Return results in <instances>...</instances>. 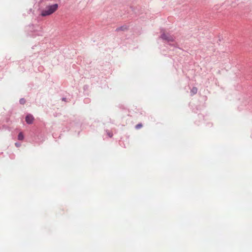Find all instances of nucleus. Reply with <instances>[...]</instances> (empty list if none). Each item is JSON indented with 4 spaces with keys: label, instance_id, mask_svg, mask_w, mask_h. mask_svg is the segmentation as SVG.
I'll use <instances>...</instances> for the list:
<instances>
[{
    "label": "nucleus",
    "instance_id": "nucleus-1",
    "mask_svg": "<svg viewBox=\"0 0 252 252\" xmlns=\"http://www.w3.org/2000/svg\"><path fill=\"white\" fill-rule=\"evenodd\" d=\"M58 7L59 5L57 3L48 5L41 10L40 15L42 17L49 16L54 13Z\"/></svg>",
    "mask_w": 252,
    "mask_h": 252
},
{
    "label": "nucleus",
    "instance_id": "nucleus-11",
    "mask_svg": "<svg viewBox=\"0 0 252 252\" xmlns=\"http://www.w3.org/2000/svg\"><path fill=\"white\" fill-rule=\"evenodd\" d=\"M65 99H66V98H64V97H63V98H62V100H63V101H65Z\"/></svg>",
    "mask_w": 252,
    "mask_h": 252
},
{
    "label": "nucleus",
    "instance_id": "nucleus-7",
    "mask_svg": "<svg viewBox=\"0 0 252 252\" xmlns=\"http://www.w3.org/2000/svg\"><path fill=\"white\" fill-rule=\"evenodd\" d=\"M19 102L21 104H24L25 103L26 100L24 98H22L20 99Z\"/></svg>",
    "mask_w": 252,
    "mask_h": 252
},
{
    "label": "nucleus",
    "instance_id": "nucleus-10",
    "mask_svg": "<svg viewBox=\"0 0 252 252\" xmlns=\"http://www.w3.org/2000/svg\"><path fill=\"white\" fill-rule=\"evenodd\" d=\"M107 135L110 137H112V136H113V134L112 133H111L110 132H107Z\"/></svg>",
    "mask_w": 252,
    "mask_h": 252
},
{
    "label": "nucleus",
    "instance_id": "nucleus-4",
    "mask_svg": "<svg viewBox=\"0 0 252 252\" xmlns=\"http://www.w3.org/2000/svg\"><path fill=\"white\" fill-rule=\"evenodd\" d=\"M127 29V27L126 26H123L117 28L116 29V31L119 32V31H125Z\"/></svg>",
    "mask_w": 252,
    "mask_h": 252
},
{
    "label": "nucleus",
    "instance_id": "nucleus-3",
    "mask_svg": "<svg viewBox=\"0 0 252 252\" xmlns=\"http://www.w3.org/2000/svg\"><path fill=\"white\" fill-rule=\"evenodd\" d=\"M33 120L34 118L33 116L31 114H28L25 118L26 123L29 125L32 124Z\"/></svg>",
    "mask_w": 252,
    "mask_h": 252
},
{
    "label": "nucleus",
    "instance_id": "nucleus-6",
    "mask_svg": "<svg viewBox=\"0 0 252 252\" xmlns=\"http://www.w3.org/2000/svg\"><path fill=\"white\" fill-rule=\"evenodd\" d=\"M24 138V134L22 132H20L18 135V139L19 140H23Z\"/></svg>",
    "mask_w": 252,
    "mask_h": 252
},
{
    "label": "nucleus",
    "instance_id": "nucleus-8",
    "mask_svg": "<svg viewBox=\"0 0 252 252\" xmlns=\"http://www.w3.org/2000/svg\"><path fill=\"white\" fill-rule=\"evenodd\" d=\"M142 126V125L141 124H138L135 126L136 129H139Z\"/></svg>",
    "mask_w": 252,
    "mask_h": 252
},
{
    "label": "nucleus",
    "instance_id": "nucleus-9",
    "mask_svg": "<svg viewBox=\"0 0 252 252\" xmlns=\"http://www.w3.org/2000/svg\"><path fill=\"white\" fill-rule=\"evenodd\" d=\"M15 145L17 147H19L21 146V144L19 142H16Z\"/></svg>",
    "mask_w": 252,
    "mask_h": 252
},
{
    "label": "nucleus",
    "instance_id": "nucleus-2",
    "mask_svg": "<svg viewBox=\"0 0 252 252\" xmlns=\"http://www.w3.org/2000/svg\"><path fill=\"white\" fill-rule=\"evenodd\" d=\"M160 38L162 40L165 41L170 46H174L173 44L170 43V42H173L174 41L175 38L173 35H171L168 33L166 34L165 33L163 32L160 35Z\"/></svg>",
    "mask_w": 252,
    "mask_h": 252
},
{
    "label": "nucleus",
    "instance_id": "nucleus-5",
    "mask_svg": "<svg viewBox=\"0 0 252 252\" xmlns=\"http://www.w3.org/2000/svg\"><path fill=\"white\" fill-rule=\"evenodd\" d=\"M197 92V88L196 87H193L190 90L191 95H193L196 94Z\"/></svg>",
    "mask_w": 252,
    "mask_h": 252
}]
</instances>
